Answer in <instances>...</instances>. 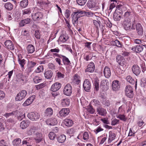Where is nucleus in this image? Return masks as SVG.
I'll use <instances>...</instances> for the list:
<instances>
[{
    "label": "nucleus",
    "mask_w": 146,
    "mask_h": 146,
    "mask_svg": "<svg viewBox=\"0 0 146 146\" xmlns=\"http://www.w3.org/2000/svg\"><path fill=\"white\" fill-rule=\"evenodd\" d=\"M85 15L87 17H92L94 14L91 12H86L81 10H78L73 12L72 15L73 24L74 25L75 24H77L78 19Z\"/></svg>",
    "instance_id": "nucleus-1"
},
{
    "label": "nucleus",
    "mask_w": 146,
    "mask_h": 146,
    "mask_svg": "<svg viewBox=\"0 0 146 146\" xmlns=\"http://www.w3.org/2000/svg\"><path fill=\"white\" fill-rule=\"evenodd\" d=\"M87 5L89 9L95 11H97L100 8L99 3H98L96 1L94 0H89Z\"/></svg>",
    "instance_id": "nucleus-2"
},
{
    "label": "nucleus",
    "mask_w": 146,
    "mask_h": 146,
    "mask_svg": "<svg viewBox=\"0 0 146 146\" xmlns=\"http://www.w3.org/2000/svg\"><path fill=\"white\" fill-rule=\"evenodd\" d=\"M126 96L130 98H132L134 94L132 88L129 85L127 86L125 89Z\"/></svg>",
    "instance_id": "nucleus-3"
},
{
    "label": "nucleus",
    "mask_w": 146,
    "mask_h": 146,
    "mask_svg": "<svg viewBox=\"0 0 146 146\" xmlns=\"http://www.w3.org/2000/svg\"><path fill=\"white\" fill-rule=\"evenodd\" d=\"M123 25L126 30L130 29L131 25V22L130 18H125L123 22Z\"/></svg>",
    "instance_id": "nucleus-4"
},
{
    "label": "nucleus",
    "mask_w": 146,
    "mask_h": 146,
    "mask_svg": "<svg viewBox=\"0 0 146 146\" xmlns=\"http://www.w3.org/2000/svg\"><path fill=\"white\" fill-rule=\"evenodd\" d=\"M72 88L71 85L68 84L64 87L63 90V93L65 95L70 96L72 94Z\"/></svg>",
    "instance_id": "nucleus-5"
},
{
    "label": "nucleus",
    "mask_w": 146,
    "mask_h": 146,
    "mask_svg": "<svg viewBox=\"0 0 146 146\" xmlns=\"http://www.w3.org/2000/svg\"><path fill=\"white\" fill-rule=\"evenodd\" d=\"M27 94V92L25 90H22L17 94L15 98L16 100L19 101L25 98Z\"/></svg>",
    "instance_id": "nucleus-6"
},
{
    "label": "nucleus",
    "mask_w": 146,
    "mask_h": 146,
    "mask_svg": "<svg viewBox=\"0 0 146 146\" xmlns=\"http://www.w3.org/2000/svg\"><path fill=\"white\" fill-rule=\"evenodd\" d=\"M27 116L31 120L36 121L39 119L40 115L37 112H32L29 113Z\"/></svg>",
    "instance_id": "nucleus-7"
},
{
    "label": "nucleus",
    "mask_w": 146,
    "mask_h": 146,
    "mask_svg": "<svg viewBox=\"0 0 146 146\" xmlns=\"http://www.w3.org/2000/svg\"><path fill=\"white\" fill-rule=\"evenodd\" d=\"M123 12L118 11L116 10L113 15V18L115 21H119L123 15Z\"/></svg>",
    "instance_id": "nucleus-8"
},
{
    "label": "nucleus",
    "mask_w": 146,
    "mask_h": 146,
    "mask_svg": "<svg viewBox=\"0 0 146 146\" xmlns=\"http://www.w3.org/2000/svg\"><path fill=\"white\" fill-rule=\"evenodd\" d=\"M83 88L87 92H89L91 89V84L88 80L85 79L83 84Z\"/></svg>",
    "instance_id": "nucleus-9"
},
{
    "label": "nucleus",
    "mask_w": 146,
    "mask_h": 146,
    "mask_svg": "<svg viewBox=\"0 0 146 146\" xmlns=\"http://www.w3.org/2000/svg\"><path fill=\"white\" fill-rule=\"evenodd\" d=\"M43 15L42 14L39 12H36L32 15L33 20L35 21L40 20L42 19Z\"/></svg>",
    "instance_id": "nucleus-10"
},
{
    "label": "nucleus",
    "mask_w": 146,
    "mask_h": 146,
    "mask_svg": "<svg viewBox=\"0 0 146 146\" xmlns=\"http://www.w3.org/2000/svg\"><path fill=\"white\" fill-rule=\"evenodd\" d=\"M109 83L107 80L104 79L101 81V85L103 90H107L109 88Z\"/></svg>",
    "instance_id": "nucleus-11"
},
{
    "label": "nucleus",
    "mask_w": 146,
    "mask_h": 146,
    "mask_svg": "<svg viewBox=\"0 0 146 146\" xmlns=\"http://www.w3.org/2000/svg\"><path fill=\"white\" fill-rule=\"evenodd\" d=\"M95 68L94 63L92 62H90L87 66V68L85 69V72H93Z\"/></svg>",
    "instance_id": "nucleus-12"
},
{
    "label": "nucleus",
    "mask_w": 146,
    "mask_h": 146,
    "mask_svg": "<svg viewBox=\"0 0 146 146\" xmlns=\"http://www.w3.org/2000/svg\"><path fill=\"white\" fill-rule=\"evenodd\" d=\"M96 110L98 112L97 114H98L100 115L105 116L107 114V112L106 109L101 106L98 107Z\"/></svg>",
    "instance_id": "nucleus-13"
},
{
    "label": "nucleus",
    "mask_w": 146,
    "mask_h": 146,
    "mask_svg": "<svg viewBox=\"0 0 146 146\" xmlns=\"http://www.w3.org/2000/svg\"><path fill=\"white\" fill-rule=\"evenodd\" d=\"M6 47L8 49L13 50L14 49V46L12 41L10 40H6L4 42Z\"/></svg>",
    "instance_id": "nucleus-14"
},
{
    "label": "nucleus",
    "mask_w": 146,
    "mask_h": 146,
    "mask_svg": "<svg viewBox=\"0 0 146 146\" xmlns=\"http://www.w3.org/2000/svg\"><path fill=\"white\" fill-rule=\"evenodd\" d=\"M61 84L58 82L53 84L51 88V90L53 92H56L61 87Z\"/></svg>",
    "instance_id": "nucleus-15"
},
{
    "label": "nucleus",
    "mask_w": 146,
    "mask_h": 146,
    "mask_svg": "<svg viewBox=\"0 0 146 146\" xmlns=\"http://www.w3.org/2000/svg\"><path fill=\"white\" fill-rule=\"evenodd\" d=\"M132 70L133 73L136 76H138L141 72V69L137 65H133L132 66Z\"/></svg>",
    "instance_id": "nucleus-16"
},
{
    "label": "nucleus",
    "mask_w": 146,
    "mask_h": 146,
    "mask_svg": "<svg viewBox=\"0 0 146 146\" xmlns=\"http://www.w3.org/2000/svg\"><path fill=\"white\" fill-rule=\"evenodd\" d=\"M116 61L121 66H123L125 61V59L122 56L120 55H118L116 59Z\"/></svg>",
    "instance_id": "nucleus-17"
},
{
    "label": "nucleus",
    "mask_w": 146,
    "mask_h": 146,
    "mask_svg": "<svg viewBox=\"0 0 146 146\" xmlns=\"http://www.w3.org/2000/svg\"><path fill=\"white\" fill-rule=\"evenodd\" d=\"M120 87L119 81L115 80L113 82L112 84V88L114 91L118 90Z\"/></svg>",
    "instance_id": "nucleus-18"
},
{
    "label": "nucleus",
    "mask_w": 146,
    "mask_h": 146,
    "mask_svg": "<svg viewBox=\"0 0 146 146\" xmlns=\"http://www.w3.org/2000/svg\"><path fill=\"white\" fill-rule=\"evenodd\" d=\"M46 124L50 126H54L57 124V122L56 119L52 118L48 119L46 120Z\"/></svg>",
    "instance_id": "nucleus-19"
},
{
    "label": "nucleus",
    "mask_w": 146,
    "mask_h": 146,
    "mask_svg": "<svg viewBox=\"0 0 146 146\" xmlns=\"http://www.w3.org/2000/svg\"><path fill=\"white\" fill-rule=\"evenodd\" d=\"M143 47L140 45H137L133 46L131 48V50L137 53H139L141 52L143 50Z\"/></svg>",
    "instance_id": "nucleus-20"
},
{
    "label": "nucleus",
    "mask_w": 146,
    "mask_h": 146,
    "mask_svg": "<svg viewBox=\"0 0 146 146\" xmlns=\"http://www.w3.org/2000/svg\"><path fill=\"white\" fill-rule=\"evenodd\" d=\"M70 112L69 108H62L60 111L59 114L61 117H65L67 116Z\"/></svg>",
    "instance_id": "nucleus-21"
},
{
    "label": "nucleus",
    "mask_w": 146,
    "mask_h": 146,
    "mask_svg": "<svg viewBox=\"0 0 146 146\" xmlns=\"http://www.w3.org/2000/svg\"><path fill=\"white\" fill-rule=\"evenodd\" d=\"M136 29L138 35L139 36H142L143 34V29L141 25L139 23L136 24Z\"/></svg>",
    "instance_id": "nucleus-22"
},
{
    "label": "nucleus",
    "mask_w": 146,
    "mask_h": 146,
    "mask_svg": "<svg viewBox=\"0 0 146 146\" xmlns=\"http://www.w3.org/2000/svg\"><path fill=\"white\" fill-rule=\"evenodd\" d=\"M126 80L127 82H128L131 84H134L135 83V89L136 88L137 85V79H136L135 81L131 76H127L126 78Z\"/></svg>",
    "instance_id": "nucleus-23"
},
{
    "label": "nucleus",
    "mask_w": 146,
    "mask_h": 146,
    "mask_svg": "<svg viewBox=\"0 0 146 146\" xmlns=\"http://www.w3.org/2000/svg\"><path fill=\"white\" fill-rule=\"evenodd\" d=\"M53 114V110L51 108H48L45 110L44 113V116L46 117H50Z\"/></svg>",
    "instance_id": "nucleus-24"
},
{
    "label": "nucleus",
    "mask_w": 146,
    "mask_h": 146,
    "mask_svg": "<svg viewBox=\"0 0 146 146\" xmlns=\"http://www.w3.org/2000/svg\"><path fill=\"white\" fill-rule=\"evenodd\" d=\"M104 73L105 77L107 78H109L111 75V72L108 67L106 66L104 70Z\"/></svg>",
    "instance_id": "nucleus-25"
},
{
    "label": "nucleus",
    "mask_w": 146,
    "mask_h": 146,
    "mask_svg": "<svg viewBox=\"0 0 146 146\" xmlns=\"http://www.w3.org/2000/svg\"><path fill=\"white\" fill-rule=\"evenodd\" d=\"M64 123L66 126L70 127L74 124V122L71 119H66L64 120Z\"/></svg>",
    "instance_id": "nucleus-26"
},
{
    "label": "nucleus",
    "mask_w": 146,
    "mask_h": 146,
    "mask_svg": "<svg viewBox=\"0 0 146 146\" xmlns=\"http://www.w3.org/2000/svg\"><path fill=\"white\" fill-rule=\"evenodd\" d=\"M30 22V19L28 18L21 20L19 23V25L21 27H23L25 25L29 23Z\"/></svg>",
    "instance_id": "nucleus-27"
},
{
    "label": "nucleus",
    "mask_w": 146,
    "mask_h": 146,
    "mask_svg": "<svg viewBox=\"0 0 146 146\" xmlns=\"http://www.w3.org/2000/svg\"><path fill=\"white\" fill-rule=\"evenodd\" d=\"M22 56L21 55L18 56V61L19 64L20 65L22 68H23L25 64V60L24 59H21Z\"/></svg>",
    "instance_id": "nucleus-28"
},
{
    "label": "nucleus",
    "mask_w": 146,
    "mask_h": 146,
    "mask_svg": "<svg viewBox=\"0 0 146 146\" xmlns=\"http://www.w3.org/2000/svg\"><path fill=\"white\" fill-rule=\"evenodd\" d=\"M45 78L47 79H50L53 75V73L51 70H48L44 73Z\"/></svg>",
    "instance_id": "nucleus-29"
},
{
    "label": "nucleus",
    "mask_w": 146,
    "mask_h": 146,
    "mask_svg": "<svg viewBox=\"0 0 146 146\" xmlns=\"http://www.w3.org/2000/svg\"><path fill=\"white\" fill-rule=\"evenodd\" d=\"M109 135L108 141V143L110 144L115 139V135L114 133H113L111 131L109 132Z\"/></svg>",
    "instance_id": "nucleus-30"
},
{
    "label": "nucleus",
    "mask_w": 146,
    "mask_h": 146,
    "mask_svg": "<svg viewBox=\"0 0 146 146\" xmlns=\"http://www.w3.org/2000/svg\"><path fill=\"white\" fill-rule=\"evenodd\" d=\"M61 56L62 57H63L62 60L64 65H70L71 64V63L70 62L68 58L64 55H62Z\"/></svg>",
    "instance_id": "nucleus-31"
},
{
    "label": "nucleus",
    "mask_w": 146,
    "mask_h": 146,
    "mask_svg": "<svg viewBox=\"0 0 146 146\" xmlns=\"http://www.w3.org/2000/svg\"><path fill=\"white\" fill-rule=\"evenodd\" d=\"M29 125V123L27 120H24L21 122L20 123V127L23 129L26 128Z\"/></svg>",
    "instance_id": "nucleus-32"
},
{
    "label": "nucleus",
    "mask_w": 146,
    "mask_h": 146,
    "mask_svg": "<svg viewBox=\"0 0 146 146\" xmlns=\"http://www.w3.org/2000/svg\"><path fill=\"white\" fill-rule=\"evenodd\" d=\"M117 10H119L123 12V11H125L127 10V8L126 6L124 5L121 4H119L117 5L116 7Z\"/></svg>",
    "instance_id": "nucleus-33"
},
{
    "label": "nucleus",
    "mask_w": 146,
    "mask_h": 146,
    "mask_svg": "<svg viewBox=\"0 0 146 146\" xmlns=\"http://www.w3.org/2000/svg\"><path fill=\"white\" fill-rule=\"evenodd\" d=\"M28 0H23L20 3L19 5L22 8H25L28 5Z\"/></svg>",
    "instance_id": "nucleus-34"
},
{
    "label": "nucleus",
    "mask_w": 146,
    "mask_h": 146,
    "mask_svg": "<svg viewBox=\"0 0 146 146\" xmlns=\"http://www.w3.org/2000/svg\"><path fill=\"white\" fill-rule=\"evenodd\" d=\"M61 104L64 107L68 106L70 104L69 100L68 99H64L61 100Z\"/></svg>",
    "instance_id": "nucleus-35"
},
{
    "label": "nucleus",
    "mask_w": 146,
    "mask_h": 146,
    "mask_svg": "<svg viewBox=\"0 0 146 146\" xmlns=\"http://www.w3.org/2000/svg\"><path fill=\"white\" fill-rule=\"evenodd\" d=\"M68 39V36H66L64 35H61L59 37L58 40L60 42H66Z\"/></svg>",
    "instance_id": "nucleus-36"
},
{
    "label": "nucleus",
    "mask_w": 146,
    "mask_h": 146,
    "mask_svg": "<svg viewBox=\"0 0 146 146\" xmlns=\"http://www.w3.org/2000/svg\"><path fill=\"white\" fill-rule=\"evenodd\" d=\"M27 49L29 53H32L35 51L34 47L32 44H29L27 47Z\"/></svg>",
    "instance_id": "nucleus-37"
},
{
    "label": "nucleus",
    "mask_w": 146,
    "mask_h": 146,
    "mask_svg": "<svg viewBox=\"0 0 146 146\" xmlns=\"http://www.w3.org/2000/svg\"><path fill=\"white\" fill-rule=\"evenodd\" d=\"M36 137L35 138V139L38 143H39L42 140V134L41 133H36Z\"/></svg>",
    "instance_id": "nucleus-38"
},
{
    "label": "nucleus",
    "mask_w": 146,
    "mask_h": 146,
    "mask_svg": "<svg viewBox=\"0 0 146 146\" xmlns=\"http://www.w3.org/2000/svg\"><path fill=\"white\" fill-rule=\"evenodd\" d=\"M66 139V137L64 135H62L57 138V141L59 143H62L64 142Z\"/></svg>",
    "instance_id": "nucleus-39"
},
{
    "label": "nucleus",
    "mask_w": 146,
    "mask_h": 146,
    "mask_svg": "<svg viewBox=\"0 0 146 146\" xmlns=\"http://www.w3.org/2000/svg\"><path fill=\"white\" fill-rule=\"evenodd\" d=\"M21 139L19 138L15 139L13 141V144L14 146H18L21 143Z\"/></svg>",
    "instance_id": "nucleus-40"
},
{
    "label": "nucleus",
    "mask_w": 146,
    "mask_h": 146,
    "mask_svg": "<svg viewBox=\"0 0 146 146\" xmlns=\"http://www.w3.org/2000/svg\"><path fill=\"white\" fill-rule=\"evenodd\" d=\"M74 82L77 84H78L80 82V77L77 74L74 76Z\"/></svg>",
    "instance_id": "nucleus-41"
},
{
    "label": "nucleus",
    "mask_w": 146,
    "mask_h": 146,
    "mask_svg": "<svg viewBox=\"0 0 146 146\" xmlns=\"http://www.w3.org/2000/svg\"><path fill=\"white\" fill-rule=\"evenodd\" d=\"M5 7L6 9L11 10L13 8V5L10 3H7L5 4Z\"/></svg>",
    "instance_id": "nucleus-42"
},
{
    "label": "nucleus",
    "mask_w": 146,
    "mask_h": 146,
    "mask_svg": "<svg viewBox=\"0 0 146 146\" xmlns=\"http://www.w3.org/2000/svg\"><path fill=\"white\" fill-rule=\"evenodd\" d=\"M36 127L34 126H32L30 129L27 132L28 135H31L35 132L36 130Z\"/></svg>",
    "instance_id": "nucleus-43"
},
{
    "label": "nucleus",
    "mask_w": 146,
    "mask_h": 146,
    "mask_svg": "<svg viewBox=\"0 0 146 146\" xmlns=\"http://www.w3.org/2000/svg\"><path fill=\"white\" fill-rule=\"evenodd\" d=\"M31 98H28L24 102L23 104V105L24 106H26L30 105L32 102V101L31 100Z\"/></svg>",
    "instance_id": "nucleus-44"
},
{
    "label": "nucleus",
    "mask_w": 146,
    "mask_h": 146,
    "mask_svg": "<svg viewBox=\"0 0 146 146\" xmlns=\"http://www.w3.org/2000/svg\"><path fill=\"white\" fill-rule=\"evenodd\" d=\"M86 1L87 0H76L77 4L80 6L84 5Z\"/></svg>",
    "instance_id": "nucleus-45"
},
{
    "label": "nucleus",
    "mask_w": 146,
    "mask_h": 146,
    "mask_svg": "<svg viewBox=\"0 0 146 146\" xmlns=\"http://www.w3.org/2000/svg\"><path fill=\"white\" fill-rule=\"evenodd\" d=\"M31 13V10L30 8H28L22 10L23 15L28 14Z\"/></svg>",
    "instance_id": "nucleus-46"
},
{
    "label": "nucleus",
    "mask_w": 146,
    "mask_h": 146,
    "mask_svg": "<svg viewBox=\"0 0 146 146\" xmlns=\"http://www.w3.org/2000/svg\"><path fill=\"white\" fill-rule=\"evenodd\" d=\"M76 129L72 128L68 130L67 133L70 135L73 134L76 131Z\"/></svg>",
    "instance_id": "nucleus-47"
},
{
    "label": "nucleus",
    "mask_w": 146,
    "mask_h": 146,
    "mask_svg": "<svg viewBox=\"0 0 146 146\" xmlns=\"http://www.w3.org/2000/svg\"><path fill=\"white\" fill-rule=\"evenodd\" d=\"M42 80V79L40 77L36 76L34 78L33 80L34 82L36 84L40 82Z\"/></svg>",
    "instance_id": "nucleus-48"
},
{
    "label": "nucleus",
    "mask_w": 146,
    "mask_h": 146,
    "mask_svg": "<svg viewBox=\"0 0 146 146\" xmlns=\"http://www.w3.org/2000/svg\"><path fill=\"white\" fill-rule=\"evenodd\" d=\"M55 134L53 132H50L49 133L48 136L50 140H54L55 138Z\"/></svg>",
    "instance_id": "nucleus-49"
},
{
    "label": "nucleus",
    "mask_w": 146,
    "mask_h": 146,
    "mask_svg": "<svg viewBox=\"0 0 146 146\" xmlns=\"http://www.w3.org/2000/svg\"><path fill=\"white\" fill-rule=\"evenodd\" d=\"M113 43L114 45L119 47H121L122 44L118 40L116 39L114 40Z\"/></svg>",
    "instance_id": "nucleus-50"
},
{
    "label": "nucleus",
    "mask_w": 146,
    "mask_h": 146,
    "mask_svg": "<svg viewBox=\"0 0 146 146\" xmlns=\"http://www.w3.org/2000/svg\"><path fill=\"white\" fill-rule=\"evenodd\" d=\"M94 88L97 91L99 90V84L98 80H95L94 83Z\"/></svg>",
    "instance_id": "nucleus-51"
},
{
    "label": "nucleus",
    "mask_w": 146,
    "mask_h": 146,
    "mask_svg": "<svg viewBox=\"0 0 146 146\" xmlns=\"http://www.w3.org/2000/svg\"><path fill=\"white\" fill-rule=\"evenodd\" d=\"M44 70L43 66H40L37 67L36 69L35 70V72L36 73H38L43 71Z\"/></svg>",
    "instance_id": "nucleus-52"
},
{
    "label": "nucleus",
    "mask_w": 146,
    "mask_h": 146,
    "mask_svg": "<svg viewBox=\"0 0 146 146\" xmlns=\"http://www.w3.org/2000/svg\"><path fill=\"white\" fill-rule=\"evenodd\" d=\"M30 138H27L24 139L22 142V145H28L29 144V143L28 142L30 140Z\"/></svg>",
    "instance_id": "nucleus-53"
},
{
    "label": "nucleus",
    "mask_w": 146,
    "mask_h": 146,
    "mask_svg": "<svg viewBox=\"0 0 146 146\" xmlns=\"http://www.w3.org/2000/svg\"><path fill=\"white\" fill-rule=\"evenodd\" d=\"M35 35L37 39H39L40 37V31L38 30H36L35 32Z\"/></svg>",
    "instance_id": "nucleus-54"
},
{
    "label": "nucleus",
    "mask_w": 146,
    "mask_h": 146,
    "mask_svg": "<svg viewBox=\"0 0 146 146\" xmlns=\"http://www.w3.org/2000/svg\"><path fill=\"white\" fill-rule=\"evenodd\" d=\"M91 104L93 105L98 106L99 104V102L98 100L94 99L91 101Z\"/></svg>",
    "instance_id": "nucleus-55"
},
{
    "label": "nucleus",
    "mask_w": 146,
    "mask_h": 146,
    "mask_svg": "<svg viewBox=\"0 0 146 146\" xmlns=\"http://www.w3.org/2000/svg\"><path fill=\"white\" fill-rule=\"evenodd\" d=\"M92 57H91L90 55H88L85 54L84 56V59L86 61H88L91 60Z\"/></svg>",
    "instance_id": "nucleus-56"
},
{
    "label": "nucleus",
    "mask_w": 146,
    "mask_h": 146,
    "mask_svg": "<svg viewBox=\"0 0 146 146\" xmlns=\"http://www.w3.org/2000/svg\"><path fill=\"white\" fill-rule=\"evenodd\" d=\"M116 4L115 3H112L110 5L109 9L108 11H110V12L111 11L112 9L115 7Z\"/></svg>",
    "instance_id": "nucleus-57"
},
{
    "label": "nucleus",
    "mask_w": 146,
    "mask_h": 146,
    "mask_svg": "<svg viewBox=\"0 0 146 146\" xmlns=\"http://www.w3.org/2000/svg\"><path fill=\"white\" fill-rule=\"evenodd\" d=\"M119 120L116 119H113L112 120L111 124L112 125H115L118 124L119 123Z\"/></svg>",
    "instance_id": "nucleus-58"
},
{
    "label": "nucleus",
    "mask_w": 146,
    "mask_h": 146,
    "mask_svg": "<svg viewBox=\"0 0 146 146\" xmlns=\"http://www.w3.org/2000/svg\"><path fill=\"white\" fill-rule=\"evenodd\" d=\"M19 79L20 81L24 82L25 80V76L22 74H20L19 75Z\"/></svg>",
    "instance_id": "nucleus-59"
},
{
    "label": "nucleus",
    "mask_w": 146,
    "mask_h": 146,
    "mask_svg": "<svg viewBox=\"0 0 146 146\" xmlns=\"http://www.w3.org/2000/svg\"><path fill=\"white\" fill-rule=\"evenodd\" d=\"M70 15V11L68 9L66 10L65 13V16L66 18L68 19Z\"/></svg>",
    "instance_id": "nucleus-60"
},
{
    "label": "nucleus",
    "mask_w": 146,
    "mask_h": 146,
    "mask_svg": "<svg viewBox=\"0 0 146 146\" xmlns=\"http://www.w3.org/2000/svg\"><path fill=\"white\" fill-rule=\"evenodd\" d=\"M83 138L84 140H87L89 138V135L87 132H85L83 135Z\"/></svg>",
    "instance_id": "nucleus-61"
},
{
    "label": "nucleus",
    "mask_w": 146,
    "mask_h": 146,
    "mask_svg": "<svg viewBox=\"0 0 146 146\" xmlns=\"http://www.w3.org/2000/svg\"><path fill=\"white\" fill-rule=\"evenodd\" d=\"M131 15V12L127 11L125 12L124 15V19L125 18H129V17Z\"/></svg>",
    "instance_id": "nucleus-62"
},
{
    "label": "nucleus",
    "mask_w": 146,
    "mask_h": 146,
    "mask_svg": "<svg viewBox=\"0 0 146 146\" xmlns=\"http://www.w3.org/2000/svg\"><path fill=\"white\" fill-rule=\"evenodd\" d=\"M45 86V84L43 83H42L35 86L37 90L40 89L43 87Z\"/></svg>",
    "instance_id": "nucleus-63"
},
{
    "label": "nucleus",
    "mask_w": 146,
    "mask_h": 146,
    "mask_svg": "<svg viewBox=\"0 0 146 146\" xmlns=\"http://www.w3.org/2000/svg\"><path fill=\"white\" fill-rule=\"evenodd\" d=\"M118 118L120 119L121 120H123L124 121H125L126 120L125 118V116L123 115H119L117 117Z\"/></svg>",
    "instance_id": "nucleus-64"
}]
</instances>
